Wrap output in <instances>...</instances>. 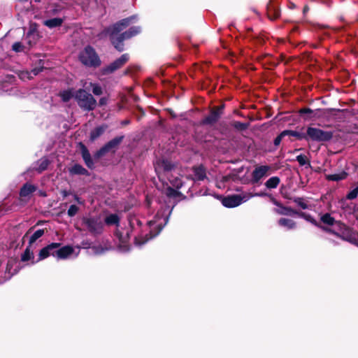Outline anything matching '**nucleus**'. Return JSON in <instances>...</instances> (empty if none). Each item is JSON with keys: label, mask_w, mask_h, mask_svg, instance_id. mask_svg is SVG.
<instances>
[{"label": "nucleus", "mask_w": 358, "mask_h": 358, "mask_svg": "<svg viewBox=\"0 0 358 358\" xmlns=\"http://www.w3.org/2000/svg\"><path fill=\"white\" fill-rule=\"evenodd\" d=\"M136 20L137 15H136L124 18L112 25L106 27L97 35V36L99 39H103L108 37L114 48L121 52L124 50V41L136 36L141 31V27L134 26L130 27L128 30L122 32Z\"/></svg>", "instance_id": "f257e3e1"}, {"label": "nucleus", "mask_w": 358, "mask_h": 358, "mask_svg": "<svg viewBox=\"0 0 358 358\" xmlns=\"http://www.w3.org/2000/svg\"><path fill=\"white\" fill-rule=\"evenodd\" d=\"M334 136L331 131H324L320 128L308 127L305 129V141L324 143L330 141Z\"/></svg>", "instance_id": "f03ea898"}, {"label": "nucleus", "mask_w": 358, "mask_h": 358, "mask_svg": "<svg viewBox=\"0 0 358 358\" xmlns=\"http://www.w3.org/2000/svg\"><path fill=\"white\" fill-rule=\"evenodd\" d=\"M74 98L78 106L84 111H92L97 105L94 96L84 89L78 90L74 94Z\"/></svg>", "instance_id": "7ed1b4c3"}, {"label": "nucleus", "mask_w": 358, "mask_h": 358, "mask_svg": "<svg viewBox=\"0 0 358 358\" xmlns=\"http://www.w3.org/2000/svg\"><path fill=\"white\" fill-rule=\"evenodd\" d=\"M78 59L83 65L87 67L97 68L101 64L95 49L90 45L85 47L83 50L79 53Z\"/></svg>", "instance_id": "20e7f679"}, {"label": "nucleus", "mask_w": 358, "mask_h": 358, "mask_svg": "<svg viewBox=\"0 0 358 358\" xmlns=\"http://www.w3.org/2000/svg\"><path fill=\"white\" fill-rule=\"evenodd\" d=\"M323 231L334 234L336 237L348 242H353L355 239L352 229L341 222H337V226L335 228L326 227L323 229Z\"/></svg>", "instance_id": "39448f33"}, {"label": "nucleus", "mask_w": 358, "mask_h": 358, "mask_svg": "<svg viewBox=\"0 0 358 358\" xmlns=\"http://www.w3.org/2000/svg\"><path fill=\"white\" fill-rule=\"evenodd\" d=\"M124 136H117L107 142L103 146L98 150L94 155L95 159H99L107 153L111 152L115 153L120 145L122 143Z\"/></svg>", "instance_id": "423d86ee"}, {"label": "nucleus", "mask_w": 358, "mask_h": 358, "mask_svg": "<svg viewBox=\"0 0 358 358\" xmlns=\"http://www.w3.org/2000/svg\"><path fill=\"white\" fill-rule=\"evenodd\" d=\"M267 194L265 192H258L254 194H250L246 199L245 196H242L240 194H232L227 196H223L222 199V204L227 208H234L241 205L243 201H246L248 199L252 196H265Z\"/></svg>", "instance_id": "0eeeda50"}, {"label": "nucleus", "mask_w": 358, "mask_h": 358, "mask_svg": "<svg viewBox=\"0 0 358 358\" xmlns=\"http://www.w3.org/2000/svg\"><path fill=\"white\" fill-rule=\"evenodd\" d=\"M83 224L87 227L88 231L94 236L103 232V223L98 217H84L82 219Z\"/></svg>", "instance_id": "6e6552de"}, {"label": "nucleus", "mask_w": 358, "mask_h": 358, "mask_svg": "<svg viewBox=\"0 0 358 358\" xmlns=\"http://www.w3.org/2000/svg\"><path fill=\"white\" fill-rule=\"evenodd\" d=\"M129 59V55L127 53L122 55L119 58L110 63L109 65L101 69L102 75L106 76L111 74L117 70L122 68Z\"/></svg>", "instance_id": "1a4fd4ad"}, {"label": "nucleus", "mask_w": 358, "mask_h": 358, "mask_svg": "<svg viewBox=\"0 0 358 358\" xmlns=\"http://www.w3.org/2000/svg\"><path fill=\"white\" fill-rule=\"evenodd\" d=\"M224 106L225 105L222 103L212 108L209 115L201 121V124L203 125H213L215 124L224 113Z\"/></svg>", "instance_id": "9d476101"}, {"label": "nucleus", "mask_w": 358, "mask_h": 358, "mask_svg": "<svg viewBox=\"0 0 358 358\" xmlns=\"http://www.w3.org/2000/svg\"><path fill=\"white\" fill-rule=\"evenodd\" d=\"M271 201L275 206L278 207V208L274 209V212L278 215L293 216V215H296L297 213V210L294 209L289 206H283L280 201H278L273 197L271 198Z\"/></svg>", "instance_id": "9b49d317"}, {"label": "nucleus", "mask_w": 358, "mask_h": 358, "mask_svg": "<svg viewBox=\"0 0 358 358\" xmlns=\"http://www.w3.org/2000/svg\"><path fill=\"white\" fill-rule=\"evenodd\" d=\"M270 169V166L267 165H262L256 167L252 173L251 182L252 184L258 183L263 177L266 176V173Z\"/></svg>", "instance_id": "f8f14e48"}, {"label": "nucleus", "mask_w": 358, "mask_h": 358, "mask_svg": "<svg viewBox=\"0 0 358 358\" xmlns=\"http://www.w3.org/2000/svg\"><path fill=\"white\" fill-rule=\"evenodd\" d=\"M78 145L80 147V153L85 165L90 169H93L94 168V163L87 148L82 142L79 143Z\"/></svg>", "instance_id": "ddd939ff"}, {"label": "nucleus", "mask_w": 358, "mask_h": 358, "mask_svg": "<svg viewBox=\"0 0 358 358\" xmlns=\"http://www.w3.org/2000/svg\"><path fill=\"white\" fill-rule=\"evenodd\" d=\"M266 14L268 17L271 20L278 19L280 15V10L278 3L270 1L266 5Z\"/></svg>", "instance_id": "4468645a"}, {"label": "nucleus", "mask_w": 358, "mask_h": 358, "mask_svg": "<svg viewBox=\"0 0 358 358\" xmlns=\"http://www.w3.org/2000/svg\"><path fill=\"white\" fill-rule=\"evenodd\" d=\"M17 262H18V260L16 257H14V258L12 257L8 260L7 264H6V273L9 275L8 280L10 279L13 275L17 274L19 272V271L20 270V266H17L13 270L14 266H15L17 264Z\"/></svg>", "instance_id": "2eb2a0df"}, {"label": "nucleus", "mask_w": 358, "mask_h": 358, "mask_svg": "<svg viewBox=\"0 0 358 358\" xmlns=\"http://www.w3.org/2000/svg\"><path fill=\"white\" fill-rule=\"evenodd\" d=\"M192 172L194 174V180L202 181L207 178L206 169L203 164L194 166L192 167Z\"/></svg>", "instance_id": "dca6fc26"}, {"label": "nucleus", "mask_w": 358, "mask_h": 358, "mask_svg": "<svg viewBox=\"0 0 358 358\" xmlns=\"http://www.w3.org/2000/svg\"><path fill=\"white\" fill-rule=\"evenodd\" d=\"M296 129H299V130H290V129L283 130L285 136L295 137L299 141L305 140L306 127H303L299 129V127H297Z\"/></svg>", "instance_id": "f3484780"}, {"label": "nucleus", "mask_w": 358, "mask_h": 358, "mask_svg": "<svg viewBox=\"0 0 358 358\" xmlns=\"http://www.w3.org/2000/svg\"><path fill=\"white\" fill-rule=\"evenodd\" d=\"M298 217L303 218L306 221L309 222L314 226L318 227L321 230L323 231L324 228H326L325 225L322 224L321 223L318 222L311 215L306 213L302 211L297 210L296 215Z\"/></svg>", "instance_id": "a211bd4d"}, {"label": "nucleus", "mask_w": 358, "mask_h": 358, "mask_svg": "<svg viewBox=\"0 0 358 358\" xmlns=\"http://www.w3.org/2000/svg\"><path fill=\"white\" fill-rule=\"evenodd\" d=\"M108 129V125L106 124L96 127L90 131V140L93 142L104 134Z\"/></svg>", "instance_id": "6ab92c4d"}, {"label": "nucleus", "mask_w": 358, "mask_h": 358, "mask_svg": "<svg viewBox=\"0 0 358 358\" xmlns=\"http://www.w3.org/2000/svg\"><path fill=\"white\" fill-rule=\"evenodd\" d=\"M69 172L70 175L72 176L78 175L89 176L90 175V172L79 164H75L71 168H69Z\"/></svg>", "instance_id": "aec40b11"}, {"label": "nucleus", "mask_w": 358, "mask_h": 358, "mask_svg": "<svg viewBox=\"0 0 358 358\" xmlns=\"http://www.w3.org/2000/svg\"><path fill=\"white\" fill-rule=\"evenodd\" d=\"M73 251L74 250L71 245L60 246L59 250H57V258L60 259H66L73 254Z\"/></svg>", "instance_id": "412c9836"}, {"label": "nucleus", "mask_w": 358, "mask_h": 358, "mask_svg": "<svg viewBox=\"0 0 358 358\" xmlns=\"http://www.w3.org/2000/svg\"><path fill=\"white\" fill-rule=\"evenodd\" d=\"M37 187L34 185L26 182L20 189V197H27L34 193Z\"/></svg>", "instance_id": "4be33fe9"}, {"label": "nucleus", "mask_w": 358, "mask_h": 358, "mask_svg": "<svg viewBox=\"0 0 358 358\" xmlns=\"http://www.w3.org/2000/svg\"><path fill=\"white\" fill-rule=\"evenodd\" d=\"M321 222L327 225V227H334L333 228L336 227L337 222H340L341 221H337L332 217L329 213H327L322 215L320 217Z\"/></svg>", "instance_id": "5701e85b"}, {"label": "nucleus", "mask_w": 358, "mask_h": 358, "mask_svg": "<svg viewBox=\"0 0 358 358\" xmlns=\"http://www.w3.org/2000/svg\"><path fill=\"white\" fill-rule=\"evenodd\" d=\"M55 246H56V245L49 244L47 246L43 248L39 251L38 259L36 262L32 261L31 263L32 264H35L36 262H40L41 260H43L45 259L48 258L50 256L49 252L51 251V249L53 248Z\"/></svg>", "instance_id": "b1692460"}, {"label": "nucleus", "mask_w": 358, "mask_h": 358, "mask_svg": "<svg viewBox=\"0 0 358 358\" xmlns=\"http://www.w3.org/2000/svg\"><path fill=\"white\" fill-rule=\"evenodd\" d=\"M278 224L280 227H286L287 229H294L296 227V223L293 220L281 217L278 220Z\"/></svg>", "instance_id": "393cba45"}, {"label": "nucleus", "mask_w": 358, "mask_h": 358, "mask_svg": "<svg viewBox=\"0 0 358 358\" xmlns=\"http://www.w3.org/2000/svg\"><path fill=\"white\" fill-rule=\"evenodd\" d=\"M38 167L35 168V170L38 173H41L44 171L47 170L48 166L50 164V159L47 157L41 158L38 162Z\"/></svg>", "instance_id": "a878e982"}, {"label": "nucleus", "mask_w": 358, "mask_h": 358, "mask_svg": "<svg viewBox=\"0 0 358 358\" xmlns=\"http://www.w3.org/2000/svg\"><path fill=\"white\" fill-rule=\"evenodd\" d=\"M64 20L60 17H55L46 20L43 22V24L50 29L61 27Z\"/></svg>", "instance_id": "bb28decb"}, {"label": "nucleus", "mask_w": 358, "mask_h": 358, "mask_svg": "<svg viewBox=\"0 0 358 358\" xmlns=\"http://www.w3.org/2000/svg\"><path fill=\"white\" fill-rule=\"evenodd\" d=\"M164 193L169 199H177L179 197V185L176 188L168 186L164 189Z\"/></svg>", "instance_id": "cd10ccee"}, {"label": "nucleus", "mask_w": 358, "mask_h": 358, "mask_svg": "<svg viewBox=\"0 0 358 358\" xmlns=\"http://www.w3.org/2000/svg\"><path fill=\"white\" fill-rule=\"evenodd\" d=\"M129 225H130L131 228H133V225H132V223H131V220L129 221ZM131 231H132V229H131L130 231L127 230L126 234H124L120 231L117 230L115 231V236L118 238L119 241L121 243H127L129 241V239L130 238V233H131Z\"/></svg>", "instance_id": "c85d7f7f"}, {"label": "nucleus", "mask_w": 358, "mask_h": 358, "mask_svg": "<svg viewBox=\"0 0 358 358\" xmlns=\"http://www.w3.org/2000/svg\"><path fill=\"white\" fill-rule=\"evenodd\" d=\"M347 176L348 173L345 171H342L339 173L327 175L326 178L329 181H340L345 179Z\"/></svg>", "instance_id": "c756f323"}, {"label": "nucleus", "mask_w": 358, "mask_h": 358, "mask_svg": "<svg viewBox=\"0 0 358 358\" xmlns=\"http://www.w3.org/2000/svg\"><path fill=\"white\" fill-rule=\"evenodd\" d=\"M285 198L292 200L298 206L301 207L303 210H306L309 208V205L307 203V202L303 197L292 198L285 196Z\"/></svg>", "instance_id": "7c9ffc66"}, {"label": "nucleus", "mask_w": 358, "mask_h": 358, "mask_svg": "<svg viewBox=\"0 0 358 358\" xmlns=\"http://www.w3.org/2000/svg\"><path fill=\"white\" fill-rule=\"evenodd\" d=\"M158 166L165 172L170 171L175 167V165L168 159H162V161L159 162Z\"/></svg>", "instance_id": "2f4dec72"}, {"label": "nucleus", "mask_w": 358, "mask_h": 358, "mask_svg": "<svg viewBox=\"0 0 358 358\" xmlns=\"http://www.w3.org/2000/svg\"><path fill=\"white\" fill-rule=\"evenodd\" d=\"M105 223L107 225L119 226L120 217L117 214H110L105 218Z\"/></svg>", "instance_id": "473e14b6"}, {"label": "nucleus", "mask_w": 358, "mask_h": 358, "mask_svg": "<svg viewBox=\"0 0 358 358\" xmlns=\"http://www.w3.org/2000/svg\"><path fill=\"white\" fill-rule=\"evenodd\" d=\"M280 179L278 176H273L270 178L266 182L265 185L268 189L276 188L280 184Z\"/></svg>", "instance_id": "72a5a7b5"}, {"label": "nucleus", "mask_w": 358, "mask_h": 358, "mask_svg": "<svg viewBox=\"0 0 358 358\" xmlns=\"http://www.w3.org/2000/svg\"><path fill=\"white\" fill-rule=\"evenodd\" d=\"M59 96L64 102H68L74 97L73 89H69L59 92Z\"/></svg>", "instance_id": "f704fd0d"}, {"label": "nucleus", "mask_w": 358, "mask_h": 358, "mask_svg": "<svg viewBox=\"0 0 358 358\" xmlns=\"http://www.w3.org/2000/svg\"><path fill=\"white\" fill-rule=\"evenodd\" d=\"M231 125L237 131H243L246 130L249 127V123L248 122H241L239 121H233L231 123Z\"/></svg>", "instance_id": "c9c22d12"}, {"label": "nucleus", "mask_w": 358, "mask_h": 358, "mask_svg": "<svg viewBox=\"0 0 358 358\" xmlns=\"http://www.w3.org/2000/svg\"><path fill=\"white\" fill-rule=\"evenodd\" d=\"M34 255L33 252L30 250V246H27L24 252L21 255L22 262H27L29 260L34 259Z\"/></svg>", "instance_id": "e433bc0d"}, {"label": "nucleus", "mask_w": 358, "mask_h": 358, "mask_svg": "<svg viewBox=\"0 0 358 358\" xmlns=\"http://www.w3.org/2000/svg\"><path fill=\"white\" fill-rule=\"evenodd\" d=\"M45 233V229H38L29 238V245L31 246L37 239L41 238Z\"/></svg>", "instance_id": "4c0bfd02"}, {"label": "nucleus", "mask_w": 358, "mask_h": 358, "mask_svg": "<svg viewBox=\"0 0 358 358\" xmlns=\"http://www.w3.org/2000/svg\"><path fill=\"white\" fill-rule=\"evenodd\" d=\"M296 160L299 162L300 166L308 165L309 167L311 166L310 160L304 155H299L296 156Z\"/></svg>", "instance_id": "58836bf2"}, {"label": "nucleus", "mask_w": 358, "mask_h": 358, "mask_svg": "<svg viewBox=\"0 0 358 358\" xmlns=\"http://www.w3.org/2000/svg\"><path fill=\"white\" fill-rule=\"evenodd\" d=\"M152 238L151 234H147L145 238H140L138 237H135L134 243L136 245H142L148 242L150 239Z\"/></svg>", "instance_id": "ea45409f"}, {"label": "nucleus", "mask_w": 358, "mask_h": 358, "mask_svg": "<svg viewBox=\"0 0 358 358\" xmlns=\"http://www.w3.org/2000/svg\"><path fill=\"white\" fill-rule=\"evenodd\" d=\"M238 178V176L236 173H229L228 175L224 176L222 178L221 181L222 182H228L230 180L236 181Z\"/></svg>", "instance_id": "a19ab883"}, {"label": "nucleus", "mask_w": 358, "mask_h": 358, "mask_svg": "<svg viewBox=\"0 0 358 358\" xmlns=\"http://www.w3.org/2000/svg\"><path fill=\"white\" fill-rule=\"evenodd\" d=\"M358 196V185L354 188L352 190L349 192L346 195L345 199L348 200H353L356 199Z\"/></svg>", "instance_id": "79ce46f5"}, {"label": "nucleus", "mask_w": 358, "mask_h": 358, "mask_svg": "<svg viewBox=\"0 0 358 358\" xmlns=\"http://www.w3.org/2000/svg\"><path fill=\"white\" fill-rule=\"evenodd\" d=\"M79 210V208L76 205H71L68 209L67 214L69 217H72L75 216Z\"/></svg>", "instance_id": "37998d69"}, {"label": "nucleus", "mask_w": 358, "mask_h": 358, "mask_svg": "<svg viewBox=\"0 0 358 358\" xmlns=\"http://www.w3.org/2000/svg\"><path fill=\"white\" fill-rule=\"evenodd\" d=\"M285 137L283 131L280 132L273 140V145L275 147H278L280 145V143L282 138Z\"/></svg>", "instance_id": "c03bdc74"}, {"label": "nucleus", "mask_w": 358, "mask_h": 358, "mask_svg": "<svg viewBox=\"0 0 358 358\" xmlns=\"http://www.w3.org/2000/svg\"><path fill=\"white\" fill-rule=\"evenodd\" d=\"M301 116L303 115H308V117H311L310 115L313 113V110L310 108H302L299 110Z\"/></svg>", "instance_id": "a18cd8bd"}, {"label": "nucleus", "mask_w": 358, "mask_h": 358, "mask_svg": "<svg viewBox=\"0 0 358 358\" xmlns=\"http://www.w3.org/2000/svg\"><path fill=\"white\" fill-rule=\"evenodd\" d=\"M24 46L20 42H15L12 45V50L16 52H22Z\"/></svg>", "instance_id": "49530a36"}, {"label": "nucleus", "mask_w": 358, "mask_h": 358, "mask_svg": "<svg viewBox=\"0 0 358 358\" xmlns=\"http://www.w3.org/2000/svg\"><path fill=\"white\" fill-rule=\"evenodd\" d=\"M92 92L94 95L99 96L102 94L103 90L100 85L94 84L93 85Z\"/></svg>", "instance_id": "de8ad7c7"}, {"label": "nucleus", "mask_w": 358, "mask_h": 358, "mask_svg": "<svg viewBox=\"0 0 358 358\" xmlns=\"http://www.w3.org/2000/svg\"><path fill=\"white\" fill-rule=\"evenodd\" d=\"M51 244L56 245L55 247L51 249V251L49 252L50 256L52 255L55 257H57V250H59V248L61 246L60 243H52Z\"/></svg>", "instance_id": "09e8293b"}, {"label": "nucleus", "mask_w": 358, "mask_h": 358, "mask_svg": "<svg viewBox=\"0 0 358 358\" xmlns=\"http://www.w3.org/2000/svg\"><path fill=\"white\" fill-rule=\"evenodd\" d=\"M44 69V67L42 66H38V67H35L32 70H31V73L34 75V76H37L38 74H39L41 72H42Z\"/></svg>", "instance_id": "8fccbe9b"}, {"label": "nucleus", "mask_w": 358, "mask_h": 358, "mask_svg": "<svg viewBox=\"0 0 358 358\" xmlns=\"http://www.w3.org/2000/svg\"><path fill=\"white\" fill-rule=\"evenodd\" d=\"M164 110L168 113V114L170 115V117L172 120L176 118L177 115L171 108H166L164 109Z\"/></svg>", "instance_id": "3c124183"}, {"label": "nucleus", "mask_w": 358, "mask_h": 358, "mask_svg": "<svg viewBox=\"0 0 358 358\" xmlns=\"http://www.w3.org/2000/svg\"><path fill=\"white\" fill-rule=\"evenodd\" d=\"M108 99L106 97H101L99 101V105L103 106L107 104Z\"/></svg>", "instance_id": "603ef678"}, {"label": "nucleus", "mask_w": 358, "mask_h": 358, "mask_svg": "<svg viewBox=\"0 0 358 358\" xmlns=\"http://www.w3.org/2000/svg\"><path fill=\"white\" fill-rule=\"evenodd\" d=\"M61 194L62 195L63 198H66L69 195L71 194V192L70 191L64 189L61 191Z\"/></svg>", "instance_id": "864d4df0"}, {"label": "nucleus", "mask_w": 358, "mask_h": 358, "mask_svg": "<svg viewBox=\"0 0 358 358\" xmlns=\"http://www.w3.org/2000/svg\"><path fill=\"white\" fill-rule=\"evenodd\" d=\"M73 197L74 200L76 201L78 203H83V201H81L80 198L77 194H74Z\"/></svg>", "instance_id": "5fc2aeb1"}, {"label": "nucleus", "mask_w": 358, "mask_h": 358, "mask_svg": "<svg viewBox=\"0 0 358 358\" xmlns=\"http://www.w3.org/2000/svg\"><path fill=\"white\" fill-rule=\"evenodd\" d=\"M130 124V120H124L123 121H122L121 122V125L122 126H126V125H128Z\"/></svg>", "instance_id": "6e6d98bb"}, {"label": "nucleus", "mask_w": 358, "mask_h": 358, "mask_svg": "<svg viewBox=\"0 0 358 358\" xmlns=\"http://www.w3.org/2000/svg\"><path fill=\"white\" fill-rule=\"evenodd\" d=\"M309 10V7L308 5L304 6L303 8V13L305 15Z\"/></svg>", "instance_id": "4d7b16f0"}, {"label": "nucleus", "mask_w": 358, "mask_h": 358, "mask_svg": "<svg viewBox=\"0 0 358 358\" xmlns=\"http://www.w3.org/2000/svg\"><path fill=\"white\" fill-rule=\"evenodd\" d=\"M289 8H291V9H294L296 8V5L292 2V1H289Z\"/></svg>", "instance_id": "13d9d810"}, {"label": "nucleus", "mask_w": 358, "mask_h": 358, "mask_svg": "<svg viewBox=\"0 0 358 358\" xmlns=\"http://www.w3.org/2000/svg\"><path fill=\"white\" fill-rule=\"evenodd\" d=\"M129 72H130V70H129V68H127V69H126V71H124V74H126V75H127V74H129Z\"/></svg>", "instance_id": "bf43d9fd"}, {"label": "nucleus", "mask_w": 358, "mask_h": 358, "mask_svg": "<svg viewBox=\"0 0 358 358\" xmlns=\"http://www.w3.org/2000/svg\"><path fill=\"white\" fill-rule=\"evenodd\" d=\"M40 195L43 196H46V193L44 192H40Z\"/></svg>", "instance_id": "052dcab7"}, {"label": "nucleus", "mask_w": 358, "mask_h": 358, "mask_svg": "<svg viewBox=\"0 0 358 358\" xmlns=\"http://www.w3.org/2000/svg\"><path fill=\"white\" fill-rule=\"evenodd\" d=\"M42 223H43V221H38V222H37V225H39V224H42Z\"/></svg>", "instance_id": "680f3d73"}, {"label": "nucleus", "mask_w": 358, "mask_h": 358, "mask_svg": "<svg viewBox=\"0 0 358 358\" xmlns=\"http://www.w3.org/2000/svg\"><path fill=\"white\" fill-rule=\"evenodd\" d=\"M32 31H32V29H30V30H29V33H28V35L31 34H32Z\"/></svg>", "instance_id": "e2e57ef3"}, {"label": "nucleus", "mask_w": 358, "mask_h": 358, "mask_svg": "<svg viewBox=\"0 0 358 358\" xmlns=\"http://www.w3.org/2000/svg\"><path fill=\"white\" fill-rule=\"evenodd\" d=\"M137 223H138V224H139V225H141V222L140 220H137Z\"/></svg>", "instance_id": "0e129e2a"}, {"label": "nucleus", "mask_w": 358, "mask_h": 358, "mask_svg": "<svg viewBox=\"0 0 358 358\" xmlns=\"http://www.w3.org/2000/svg\"><path fill=\"white\" fill-rule=\"evenodd\" d=\"M138 109H139V110H141V111L144 114V112H143V108H141L138 107Z\"/></svg>", "instance_id": "69168bd1"}, {"label": "nucleus", "mask_w": 358, "mask_h": 358, "mask_svg": "<svg viewBox=\"0 0 358 358\" xmlns=\"http://www.w3.org/2000/svg\"><path fill=\"white\" fill-rule=\"evenodd\" d=\"M176 202L174 201H173V206H172V208H173V207H175V205H176Z\"/></svg>", "instance_id": "338daca9"}, {"label": "nucleus", "mask_w": 358, "mask_h": 358, "mask_svg": "<svg viewBox=\"0 0 358 358\" xmlns=\"http://www.w3.org/2000/svg\"><path fill=\"white\" fill-rule=\"evenodd\" d=\"M248 31H252V28H249V29H248Z\"/></svg>", "instance_id": "774afa93"}]
</instances>
